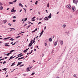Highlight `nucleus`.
Instances as JSON below:
<instances>
[{
    "label": "nucleus",
    "instance_id": "obj_9",
    "mask_svg": "<svg viewBox=\"0 0 78 78\" xmlns=\"http://www.w3.org/2000/svg\"><path fill=\"white\" fill-rule=\"evenodd\" d=\"M32 68V66L29 67L27 68V70H28L29 69H31Z\"/></svg>",
    "mask_w": 78,
    "mask_h": 78
},
{
    "label": "nucleus",
    "instance_id": "obj_26",
    "mask_svg": "<svg viewBox=\"0 0 78 78\" xmlns=\"http://www.w3.org/2000/svg\"><path fill=\"white\" fill-rule=\"evenodd\" d=\"M49 3H48L47 4V5L48 8H49Z\"/></svg>",
    "mask_w": 78,
    "mask_h": 78
},
{
    "label": "nucleus",
    "instance_id": "obj_15",
    "mask_svg": "<svg viewBox=\"0 0 78 78\" xmlns=\"http://www.w3.org/2000/svg\"><path fill=\"white\" fill-rule=\"evenodd\" d=\"M57 43L56 42H55V43H54V45L55 46H56V45H57Z\"/></svg>",
    "mask_w": 78,
    "mask_h": 78
},
{
    "label": "nucleus",
    "instance_id": "obj_54",
    "mask_svg": "<svg viewBox=\"0 0 78 78\" xmlns=\"http://www.w3.org/2000/svg\"><path fill=\"white\" fill-rule=\"evenodd\" d=\"M24 66V65H22L20 66V67H22V66Z\"/></svg>",
    "mask_w": 78,
    "mask_h": 78
},
{
    "label": "nucleus",
    "instance_id": "obj_35",
    "mask_svg": "<svg viewBox=\"0 0 78 78\" xmlns=\"http://www.w3.org/2000/svg\"><path fill=\"white\" fill-rule=\"evenodd\" d=\"M35 20H35V19L32 20V22H34V21H35Z\"/></svg>",
    "mask_w": 78,
    "mask_h": 78
},
{
    "label": "nucleus",
    "instance_id": "obj_6",
    "mask_svg": "<svg viewBox=\"0 0 78 78\" xmlns=\"http://www.w3.org/2000/svg\"><path fill=\"white\" fill-rule=\"evenodd\" d=\"M48 18L49 19H50L51 18V14L50 13L49 16H48Z\"/></svg>",
    "mask_w": 78,
    "mask_h": 78
},
{
    "label": "nucleus",
    "instance_id": "obj_61",
    "mask_svg": "<svg viewBox=\"0 0 78 78\" xmlns=\"http://www.w3.org/2000/svg\"><path fill=\"white\" fill-rule=\"evenodd\" d=\"M46 11L47 12V13H48V11H47V10H46Z\"/></svg>",
    "mask_w": 78,
    "mask_h": 78
},
{
    "label": "nucleus",
    "instance_id": "obj_25",
    "mask_svg": "<svg viewBox=\"0 0 78 78\" xmlns=\"http://www.w3.org/2000/svg\"><path fill=\"white\" fill-rule=\"evenodd\" d=\"M19 37H20V36H19L15 38L17 39V38H19Z\"/></svg>",
    "mask_w": 78,
    "mask_h": 78
},
{
    "label": "nucleus",
    "instance_id": "obj_23",
    "mask_svg": "<svg viewBox=\"0 0 78 78\" xmlns=\"http://www.w3.org/2000/svg\"><path fill=\"white\" fill-rule=\"evenodd\" d=\"M9 29L10 30H15V29L14 28H10Z\"/></svg>",
    "mask_w": 78,
    "mask_h": 78
},
{
    "label": "nucleus",
    "instance_id": "obj_5",
    "mask_svg": "<svg viewBox=\"0 0 78 78\" xmlns=\"http://www.w3.org/2000/svg\"><path fill=\"white\" fill-rule=\"evenodd\" d=\"M73 2L74 3L76 4L77 2H78V0H73Z\"/></svg>",
    "mask_w": 78,
    "mask_h": 78
},
{
    "label": "nucleus",
    "instance_id": "obj_63",
    "mask_svg": "<svg viewBox=\"0 0 78 78\" xmlns=\"http://www.w3.org/2000/svg\"><path fill=\"white\" fill-rule=\"evenodd\" d=\"M13 44V42H12L11 43V44Z\"/></svg>",
    "mask_w": 78,
    "mask_h": 78
},
{
    "label": "nucleus",
    "instance_id": "obj_16",
    "mask_svg": "<svg viewBox=\"0 0 78 78\" xmlns=\"http://www.w3.org/2000/svg\"><path fill=\"white\" fill-rule=\"evenodd\" d=\"M13 56H12L10 58V59H9V61L10 60V59H12L13 58V57H12Z\"/></svg>",
    "mask_w": 78,
    "mask_h": 78
},
{
    "label": "nucleus",
    "instance_id": "obj_19",
    "mask_svg": "<svg viewBox=\"0 0 78 78\" xmlns=\"http://www.w3.org/2000/svg\"><path fill=\"white\" fill-rule=\"evenodd\" d=\"M3 9V7L1 6L0 8V10H2Z\"/></svg>",
    "mask_w": 78,
    "mask_h": 78
},
{
    "label": "nucleus",
    "instance_id": "obj_42",
    "mask_svg": "<svg viewBox=\"0 0 78 78\" xmlns=\"http://www.w3.org/2000/svg\"><path fill=\"white\" fill-rule=\"evenodd\" d=\"M43 32H44V30H42V31L41 32V33H43Z\"/></svg>",
    "mask_w": 78,
    "mask_h": 78
},
{
    "label": "nucleus",
    "instance_id": "obj_4",
    "mask_svg": "<svg viewBox=\"0 0 78 78\" xmlns=\"http://www.w3.org/2000/svg\"><path fill=\"white\" fill-rule=\"evenodd\" d=\"M72 10H73V12H74V11H75L76 10V9L75 8V7L73 6V7Z\"/></svg>",
    "mask_w": 78,
    "mask_h": 78
},
{
    "label": "nucleus",
    "instance_id": "obj_50",
    "mask_svg": "<svg viewBox=\"0 0 78 78\" xmlns=\"http://www.w3.org/2000/svg\"><path fill=\"white\" fill-rule=\"evenodd\" d=\"M70 17L71 18L72 17V15H70Z\"/></svg>",
    "mask_w": 78,
    "mask_h": 78
},
{
    "label": "nucleus",
    "instance_id": "obj_13",
    "mask_svg": "<svg viewBox=\"0 0 78 78\" xmlns=\"http://www.w3.org/2000/svg\"><path fill=\"white\" fill-rule=\"evenodd\" d=\"M3 22L4 23H6L7 21H6V20H4L3 21Z\"/></svg>",
    "mask_w": 78,
    "mask_h": 78
},
{
    "label": "nucleus",
    "instance_id": "obj_22",
    "mask_svg": "<svg viewBox=\"0 0 78 78\" xmlns=\"http://www.w3.org/2000/svg\"><path fill=\"white\" fill-rule=\"evenodd\" d=\"M37 3H38V1H36V2L35 3V5H37Z\"/></svg>",
    "mask_w": 78,
    "mask_h": 78
},
{
    "label": "nucleus",
    "instance_id": "obj_53",
    "mask_svg": "<svg viewBox=\"0 0 78 78\" xmlns=\"http://www.w3.org/2000/svg\"><path fill=\"white\" fill-rule=\"evenodd\" d=\"M26 25H27V24H25V25L24 26V27H25V26H26Z\"/></svg>",
    "mask_w": 78,
    "mask_h": 78
},
{
    "label": "nucleus",
    "instance_id": "obj_32",
    "mask_svg": "<svg viewBox=\"0 0 78 78\" xmlns=\"http://www.w3.org/2000/svg\"><path fill=\"white\" fill-rule=\"evenodd\" d=\"M44 20V21L48 20V18H46V19Z\"/></svg>",
    "mask_w": 78,
    "mask_h": 78
},
{
    "label": "nucleus",
    "instance_id": "obj_60",
    "mask_svg": "<svg viewBox=\"0 0 78 78\" xmlns=\"http://www.w3.org/2000/svg\"><path fill=\"white\" fill-rule=\"evenodd\" d=\"M37 28H36V29H35V31H37Z\"/></svg>",
    "mask_w": 78,
    "mask_h": 78
},
{
    "label": "nucleus",
    "instance_id": "obj_27",
    "mask_svg": "<svg viewBox=\"0 0 78 78\" xmlns=\"http://www.w3.org/2000/svg\"><path fill=\"white\" fill-rule=\"evenodd\" d=\"M3 69V70H4V71L5 70V71H6V70H7V69H6V68H5L4 69Z\"/></svg>",
    "mask_w": 78,
    "mask_h": 78
},
{
    "label": "nucleus",
    "instance_id": "obj_37",
    "mask_svg": "<svg viewBox=\"0 0 78 78\" xmlns=\"http://www.w3.org/2000/svg\"><path fill=\"white\" fill-rule=\"evenodd\" d=\"M8 25H9V26H11V25H12L11 23H9Z\"/></svg>",
    "mask_w": 78,
    "mask_h": 78
},
{
    "label": "nucleus",
    "instance_id": "obj_64",
    "mask_svg": "<svg viewBox=\"0 0 78 78\" xmlns=\"http://www.w3.org/2000/svg\"><path fill=\"white\" fill-rule=\"evenodd\" d=\"M56 78H60V77H57Z\"/></svg>",
    "mask_w": 78,
    "mask_h": 78
},
{
    "label": "nucleus",
    "instance_id": "obj_30",
    "mask_svg": "<svg viewBox=\"0 0 78 78\" xmlns=\"http://www.w3.org/2000/svg\"><path fill=\"white\" fill-rule=\"evenodd\" d=\"M15 63V62L14 63H13L12 64V65H11V66H13V65H14V64Z\"/></svg>",
    "mask_w": 78,
    "mask_h": 78
},
{
    "label": "nucleus",
    "instance_id": "obj_24",
    "mask_svg": "<svg viewBox=\"0 0 78 78\" xmlns=\"http://www.w3.org/2000/svg\"><path fill=\"white\" fill-rule=\"evenodd\" d=\"M16 2H17V0H15V1H14L13 2V3H16Z\"/></svg>",
    "mask_w": 78,
    "mask_h": 78
},
{
    "label": "nucleus",
    "instance_id": "obj_21",
    "mask_svg": "<svg viewBox=\"0 0 78 78\" xmlns=\"http://www.w3.org/2000/svg\"><path fill=\"white\" fill-rule=\"evenodd\" d=\"M9 38H11V37H8L7 38H4V39H9Z\"/></svg>",
    "mask_w": 78,
    "mask_h": 78
},
{
    "label": "nucleus",
    "instance_id": "obj_45",
    "mask_svg": "<svg viewBox=\"0 0 78 78\" xmlns=\"http://www.w3.org/2000/svg\"><path fill=\"white\" fill-rule=\"evenodd\" d=\"M5 63H6V61H4V62H3V64H5Z\"/></svg>",
    "mask_w": 78,
    "mask_h": 78
},
{
    "label": "nucleus",
    "instance_id": "obj_14",
    "mask_svg": "<svg viewBox=\"0 0 78 78\" xmlns=\"http://www.w3.org/2000/svg\"><path fill=\"white\" fill-rule=\"evenodd\" d=\"M66 24H63L62 25V27L63 28H65L66 27Z\"/></svg>",
    "mask_w": 78,
    "mask_h": 78
},
{
    "label": "nucleus",
    "instance_id": "obj_28",
    "mask_svg": "<svg viewBox=\"0 0 78 78\" xmlns=\"http://www.w3.org/2000/svg\"><path fill=\"white\" fill-rule=\"evenodd\" d=\"M18 63V64L16 66H19V65H20V63H19V62Z\"/></svg>",
    "mask_w": 78,
    "mask_h": 78
},
{
    "label": "nucleus",
    "instance_id": "obj_40",
    "mask_svg": "<svg viewBox=\"0 0 78 78\" xmlns=\"http://www.w3.org/2000/svg\"><path fill=\"white\" fill-rule=\"evenodd\" d=\"M23 56V54H22V55H20V56L19 57H22V56Z\"/></svg>",
    "mask_w": 78,
    "mask_h": 78
},
{
    "label": "nucleus",
    "instance_id": "obj_33",
    "mask_svg": "<svg viewBox=\"0 0 78 78\" xmlns=\"http://www.w3.org/2000/svg\"><path fill=\"white\" fill-rule=\"evenodd\" d=\"M5 46H8V47H10V45H5Z\"/></svg>",
    "mask_w": 78,
    "mask_h": 78
},
{
    "label": "nucleus",
    "instance_id": "obj_41",
    "mask_svg": "<svg viewBox=\"0 0 78 78\" xmlns=\"http://www.w3.org/2000/svg\"><path fill=\"white\" fill-rule=\"evenodd\" d=\"M16 20H13L12 22H16Z\"/></svg>",
    "mask_w": 78,
    "mask_h": 78
},
{
    "label": "nucleus",
    "instance_id": "obj_36",
    "mask_svg": "<svg viewBox=\"0 0 78 78\" xmlns=\"http://www.w3.org/2000/svg\"><path fill=\"white\" fill-rule=\"evenodd\" d=\"M13 18H14V19H16V17L15 16H14L13 17Z\"/></svg>",
    "mask_w": 78,
    "mask_h": 78
},
{
    "label": "nucleus",
    "instance_id": "obj_49",
    "mask_svg": "<svg viewBox=\"0 0 78 78\" xmlns=\"http://www.w3.org/2000/svg\"><path fill=\"white\" fill-rule=\"evenodd\" d=\"M58 41H59V40H58V39H57V41H56V42L57 43V42H58Z\"/></svg>",
    "mask_w": 78,
    "mask_h": 78
},
{
    "label": "nucleus",
    "instance_id": "obj_55",
    "mask_svg": "<svg viewBox=\"0 0 78 78\" xmlns=\"http://www.w3.org/2000/svg\"><path fill=\"white\" fill-rule=\"evenodd\" d=\"M34 32H35V30H34L32 31V33H34Z\"/></svg>",
    "mask_w": 78,
    "mask_h": 78
},
{
    "label": "nucleus",
    "instance_id": "obj_11",
    "mask_svg": "<svg viewBox=\"0 0 78 78\" xmlns=\"http://www.w3.org/2000/svg\"><path fill=\"white\" fill-rule=\"evenodd\" d=\"M33 50H32V51H31V52L30 53H27V55H30V54H31V53H32V52H33Z\"/></svg>",
    "mask_w": 78,
    "mask_h": 78
},
{
    "label": "nucleus",
    "instance_id": "obj_43",
    "mask_svg": "<svg viewBox=\"0 0 78 78\" xmlns=\"http://www.w3.org/2000/svg\"><path fill=\"white\" fill-rule=\"evenodd\" d=\"M16 42L15 43H14L13 44H12V45H15V44H16Z\"/></svg>",
    "mask_w": 78,
    "mask_h": 78
},
{
    "label": "nucleus",
    "instance_id": "obj_31",
    "mask_svg": "<svg viewBox=\"0 0 78 78\" xmlns=\"http://www.w3.org/2000/svg\"><path fill=\"white\" fill-rule=\"evenodd\" d=\"M44 45H45V46H47V43H45L44 44Z\"/></svg>",
    "mask_w": 78,
    "mask_h": 78
},
{
    "label": "nucleus",
    "instance_id": "obj_20",
    "mask_svg": "<svg viewBox=\"0 0 78 78\" xmlns=\"http://www.w3.org/2000/svg\"><path fill=\"white\" fill-rule=\"evenodd\" d=\"M23 9L25 11V12H27V9H25L24 8H23Z\"/></svg>",
    "mask_w": 78,
    "mask_h": 78
},
{
    "label": "nucleus",
    "instance_id": "obj_12",
    "mask_svg": "<svg viewBox=\"0 0 78 78\" xmlns=\"http://www.w3.org/2000/svg\"><path fill=\"white\" fill-rule=\"evenodd\" d=\"M9 5H10V4H13V2H9Z\"/></svg>",
    "mask_w": 78,
    "mask_h": 78
},
{
    "label": "nucleus",
    "instance_id": "obj_2",
    "mask_svg": "<svg viewBox=\"0 0 78 78\" xmlns=\"http://www.w3.org/2000/svg\"><path fill=\"white\" fill-rule=\"evenodd\" d=\"M15 51L13 50H12V51H10V53H8V54H7V56H9V55H10L12 53V52H13V51Z\"/></svg>",
    "mask_w": 78,
    "mask_h": 78
},
{
    "label": "nucleus",
    "instance_id": "obj_62",
    "mask_svg": "<svg viewBox=\"0 0 78 78\" xmlns=\"http://www.w3.org/2000/svg\"><path fill=\"white\" fill-rule=\"evenodd\" d=\"M18 56L17 57H18V58L19 57H20V55H18Z\"/></svg>",
    "mask_w": 78,
    "mask_h": 78
},
{
    "label": "nucleus",
    "instance_id": "obj_3",
    "mask_svg": "<svg viewBox=\"0 0 78 78\" xmlns=\"http://www.w3.org/2000/svg\"><path fill=\"white\" fill-rule=\"evenodd\" d=\"M32 41H33V40H32V41H30V43L29 44V47H31L32 45Z\"/></svg>",
    "mask_w": 78,
    "mask_h": 78
},
{
    "label": "nucleus",
    "instance_id": "obj_18",
    "mask_svg": "<svg viewBox=\"0 0 78 78\" xmlns=\"http://www.w3.org/2000/svg\"><path fill=\"white\" fill-rule=\"evenodd\" d=\"M28 49H27L26 50L24 51L23 52H24V53H26L27 51H28Z\"/></svg>",
    "mask_w": 78,
    "mask_h": 78
},
{
    "label": "nucleus",
    "instance_id": "obj_46",
    "mask_svg": "<svg viewBox=\"0 0 78 78\" xmlns=\"http://www.w3.org/2000/svg\"><path fill=\"white\" fill-rule=\"evenodd\" d=\"M42 23L41 22H39L38 23V24H41Z\"/></svg>",
    "mask_w": 78,
    "mask_h": 78
},
{
    "label": "nucleus",
    "instance_id": "obj_7",
    "mask_svg": "<svg viewBox=\"0 0 78 78\" xmlns=\"http://www.w3.org/2000/svg\"><path fill=\"white\" fill-rule=\"evenodd\" d=\"M59 42L61 44V45H62L63 44V41L62 40H60L59 41Z\"/></svg>",
    "mask_w": 78,
    "mask_h": 78
},
{
    "label": "nucleus",
    "instance_id": "obj_8",
    "mask_svg": "<svg viewBox=\"0 0 78 78\" xmlns=\"http://www.w3.org/2000/svg\"><path fill=\"white\" fill-rule=\"evenodd\" d=\"M11 11L12 12H16V10H14V7H13V9L11 10Z\"/></svg>",
    "mask_w": 78,
    "mask_h": 78
},
{
    "label": "nucleus",
    "instance_id": "obj_59",
    "mask_svg": "<svg viewBox=\"0 0 78 78\" xmlns=\"http://www.w3.org/2000/svg\"><path fill=\"white\" fill-rule=\"evenodd\" d=\"M35 39H36V37H35V38H34L33 41H35Z\"/></svg>",
    "mask_w": 78,
    "mask_h": 78
},
{
    "label": "nucleus",
    "instance_id": "obj_38",
    "mask_svg": "<svg viewBox=\"0 0 78 78\" xmlns=\"http://www.w3.org/2000/svg\"><path fill=\"white\" fill-rule=\"evenodd\" d=\"M30 26H31V25H30V26H28V27H27V29H28V28H30Z\"/></svg>",
    "mask_w": 78,
    "mask_h": 78
},
{
    "label": "nucleus",
    "instance_id": "obj_51",
    "mask_svg": "<svg viewBox=\"0 0 78 78\" xmlns=\"http://www.w3.org/2000/svg\"><path fill=\"white\" fill-rule=\"evenodd\" d=\"M46 26H45L44 27V30H45V29H46Z\"/></svg>",
    "mask_w": 78,
    "mask_h": 78
},
{
    "label": "nucleus",
    "instance_id": "obj_52",
    "mask_svg": "<svg viewBox=\"0 0 78 78\" xmlns=\"http://www.w3.org/2000/svg\"><path fill=\"white\" fill-rule=\"evenodd\" d=\"M10 40H11V41H14V39H12V38L10 39Z\"/></svg>",
    "mask_w": 78,
    "mask_h": 78
},
{
    "label": "nucleus",
    "instance_id": "obj_29",
    "mask_svg": "<svg viewBox=\"0 0 78 78\" xmlns=\"http://www.w3.org/2000/svg\"><path fill=\"white\" fill-rule=\"evenodd\" d=\"M34 19H35V17L34 16L31 19V20H34Z\"/></svg>",
    "mask_w": 78,
    "mask_h": 78
},
{
    "label": "nucleus",
    "instance_id": "obj_44",
    "mask_svg": "<svg viewBox=\"0 0 78 78\" xmlns=\"http://www.w3.org/2000/svg\"><path fill=\"white\" fill-rule=\"evenodd\" d=\"M35 74V73H32V75H34Z\"/></svg>",
    "mask_w": 78,
    "mask_h": 78
},
{
    "label": "nucleus",
    "instance_id": "obj_17",
    "mask_svg": "<svg viewBox=\"0 0 78 78\" xmlns=\"http://www.w3.org/2000/svg\"><path fill=\"white\" fill-rule=\"evenodd\" d=\"M49 41H50V42H51L52 41V39L51 38H49Z\"/></svg>",
    "mask_w": 78,
    "mask_h": 78
},
{
    "label": "nucleus",
    "instance_id": "obj_34",
    "mask_svg": "<svg viewBox=\"0 0 78 78\" xmlns=\"http://www.w3.org/2000/svg\"><path fill=\"white\" fill-rule=\"evenodd\" d=\"M3 5V4H2V3L0 2V6H1L2 5Z\"/></svg>",
    "mask_w": 78,
    "mask_h": 78
},
{
    "label": "nucleus",
    "instance_id": "obj_47",
    "mask_svg": "<svg viewBox=\"0 0 78 78\" xmlns=\"http://www.w3.org/2000/svg\"><path fill=\"white\" fill-rule=\"evenodd\" d=\"M25 33V32H23L20 33V34H22V33Z\"/></svg>",
    "mask_w": 78,
    "mask_h": 78
},
{
    "label": "nucleus",
    "instance_id": "obj_10",
    "mask_svg": "<svg viewBox=\"0 0 78 78\" xmlns=\"http://www.w3.org/2000/svg\"><path fill=\"white\" fill-rule=\"evenodd\" d=\"M19 5L20 6H21V7H23V5H22V3H20L19 4Z\"/></svg>",
    "mask_w": 78,
    "mask_h": 78
},
{
    "label": "nucleus",
    "instance_id": "obj_56",
    "mask_svg": "<svg viewBox=\"0 0 78 78\" xmlns=\"http://www.w3.org/2000/svg\"><path fill=\"white\" fill-rule=\"evenodd\" d=\"M22 11V9H21L20 11V12H21V11Z\"/></svg>",
    "mask_w": 78,
    "mask_h": 78
},
{
    "label": "nucleus",
    "instance_id": "obj_57",
    "mask_svg": "<svg viewBox=\"0 0 78 78\" xmlns=\"http://www.w3.org/2000/svg\"><path fill=\"white\" fill-rule=\"evenodd\" d=\"M35 42V41H34V40H33V43H32V44H33V43H34V42Z\"/></svg>",
    "mask_w": 78,
    "mask_h": 78
},
{
    "label": "nucleus",
    "instance_id": "obj_39",
    "mask_svg": "<svg viewBox=\"0 0 78 78\" xmlns=\"http://www.w3.org/2000/svg\"><path fill=\"white\" fill-rule=\"evenodd\" d=\"M28 19V18H26L25 19V21H27V19Z\"/></svg>",
    "mask_w": 78,
    "mask_h": 78
},
{
    "label": "nucleus",
    "instance_id": "obj_48",
    "mask_svg": "<svg viewBox=\"0 0 78 78\" xmlns=\"http://www.w3.org/2000/svg\"><path fill=\"white\" fill-rule=\"evenodd\" d=\"M42 20V18H40L39 19V20Z\"/></svg>",
    "mask_w": 78,
    "mask_h": 78
},
{
    "label": "nucleus",
    "instance_id": "obj_1",
    "mask_svg": "<svg viewBox=\"0 0 78 78\" xmlns=\"http://www.w3.org/2000/svg\"><path fill=\"white\" fill-rule=\"evenodd\" d=\"M66 7L68 9H71V5H66Z\"/></svg>",
    "mask_w": 78,
    "mask_h": 78
},
{
    "label": "nucleus",
    "instance_id": "obj_58",
    "mask_svg": "<svg viewBox=\"0 0 78 78\" xmlns=\"http://www.w3.org/2000/svg\"><path fill=\"white\" fill-rule=\"evenodd\" d=\"M20 58L21 59H22L24 57H22V58Z\"/></svg>",
    "mask_w": 78,
    "mask_h": 78
}]
</instances>
